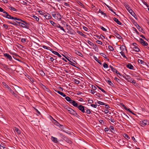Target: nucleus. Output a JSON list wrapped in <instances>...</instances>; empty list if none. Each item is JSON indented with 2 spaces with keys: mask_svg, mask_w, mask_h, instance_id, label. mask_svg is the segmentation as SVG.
Segmentation results:
<instances>
[{
  "mask_svg": "<svg viewBox=\"0 0 149 149\" xmlns=\"http://www.w3.org/2000/svg\"><path fill=\"white\" fill-rule=\"evenodd\" d=\"M60 136L67 143L71 144L72 143V142L71 141L70 139L68 138L66 136L63 135L62 133H59Z\"/></svg>",
  "mask_w": 149,
  "mask_h": 149,
  "instance_id": "f257e3e1",
  "label": "nucleus"
},
{
  "mask_svg": "<svg viewBox=\"0 0 149 149\" xmlns=\"http://www.w3.org/2000/svg\"><path fill=\"white\" fill-rule=\"evenodd\" d=\"M3 13L5 15H3V16L8 19H13V17L9 15L8 13L5 11L3 12Z\"/></svg>",
  "mask_w": 149,
  "mask_h": 149,
  "instance_id": "f03ea898",
  "label": "nucleus"
},
{
  "mask_svg": "<svg viewBox=\"0 0 149 149\" xmlns=\"http://www.w3.org/2000/svg\"><path fill=\"white\" fill-rule=\"evenodd\" d=\"M16 22L17 23L16 25H19L21 26L23 28H26L27 29H28L29 28V26H26L25 24H24L20 22H18L17 21H16Z\"/></svg>",
  "mask_w": 149,
  "mask_h": 149,
  "instance_id": "7ed1b4c3",
  "label": "nucleus"
},
{
  "mask_svg": "<svg viewBox=\"0 0 149 149\" xmlns=\"http://www.w3.org/2000/svg\"><path fill=\"white\" fill-rule=\"evenodd\" d=\"M134 25L136 27V28L138 29L139 31L143 33H145V32L143 29L141 28L139 24H138L136 22L134 23Z\"/></svg>",
  "mask_w": 149,
  "mask_h": 149,
  "instance_id": "20e7f679",
  "label": "nucleus"
},
{
  "mask_svg": "<svg viewBox=\"0 0 149 149\" xmlns=\"http://www.w3.org/2000/svg\"><path fill=\"white\" fill-rule=\"evenodd\" d=\"M149 122L147 120H144L140 122L141 125L143 127L145 126L146 125L148 124Z\"/></svg>",
  "mask_w": 149,
  "mask_h": 149,
  "instance_id": "39448f33",
  "label": "nucleus"
},
{
  "mask_svg": "<svg viewBox=\"0 0 149 149\" xmlns=\"http://www.w3.org/2000/svg\"><path fill=\"white\" fill-rule=\"evenodd\" d=\"M68 112L70 114L75 116L77 117H78V116H79L77 112L72 109L70 110Z\"/></svg>",
  "mask_w": 149,
  "mask_h": 149,
  "instance_id": "423d86ee",
  "label": "nucleus"
},
{
  "mask_svg": "<svg viewBox=\"0 0 149 149\" xmlns=\"http://www.w3.org/2000/svg\"><path fill=\"white\" fill-rule=\"evenodd\" d=\"M85 107L82 105H80L78 106V108L79 109V110L81 111L82 112L84 113L86 112L85 110L86 109H85Z\"/></svg>",
  "mask_w": 149,
  "mask_h": 149,
  "instance_id": "0eeeda50",
  "label": "nucleus"
},
{
  "mask_svg": "<svg viewBox=\"0 0 149 149\" xmlns=\"http://www.w3.org/2000/svg\"><path fill=\"white\" fill-rule=\"evenodd\" d=\"M4 56L5 57L7 58L10 61H11L12 59V58L10 55L7 53L4 54Z\"/></svg>",
  "mask_w": 149,
  "mask_h": 149,
  "instance_id": "6e6552de",
  "label": "nucleus"
},
{
  "mask_svg": "<svg viewBox=\"0 0 149 149\" xmlns=\"http://www.w3.org/2000/svg\"><path fill=\"white\" fill-rule=\"evenodd\" d=\"M138 63L141 64H143V65H146L147 66H148V65L147 64L142 60H140V59H138Z\"/></svg>",
  "mask_w": 149,
  "mask_h": 149,
  "instance_id": "1a4fd4ad",
  "label": "nucleus"
},
{
  "mask_svg": "<svg viewBox=\"0 0 149 149\" xmlns=\"http://www.w3.org/2000/svg\"><path fill=\"white\" fill-rule=\"evenodd\" d=\"M56 18H55L56 19L58 20H60L61 19L62 17L60 14H59L57 12L56 13Z\"/></svg>",
  "mask_w": 149,
  "mask_h": 149,
  "instance_id": "9d476101",
  "label": "nucleus"
},
{
  "mask_svg": "<svg viewBox=\"0 0 149 149\" xmlns=\"http://www.w3.org/2000/svg\"><path fill=\"white\" fill-rule=\"evenodd\" d=\"M51 139L52 141L55 143H57L58 142L57 139L53 136L51 137Z\"/></svg>",
  "mask_w": 149,
  "mask_h": 149,
  "instance_id": "9b49d317",
  "label": "nucleus"
},
{
  "mask_svg": "<svg viewBox=\"0 0 149 149\" xmlns=\"http://www.w3.org/2000/svg\"><path fill=\"white\" fill-rule=\"evenodd\" d=\"M125 78L128 81L130 82H131L132 80V79L130 76L128 75L126 76Z\"/></svg>",
  "mask_w": 149,
  "mask_h": 149,
  "instance_id": "f8f14e48",
  "label": "nucleus"
},
{
  "mask_svg": "<svg viewBox=\"0 0 149 149\" xmlns=\"http://www.w3.org/2000/svg\"><path fill=\"white\" fill-rule=\"evenodd\" d=\"M113 19L118 24L120 25H122L121 23L119 21L118 19H117L115 17H114Z\"/></svg>",
  "mask_w": 149,
  "mask_h": 149,
  "instance_id": "ddd939ff",
  "label": "nucleus"
},
{
  "mask_svg": "<svg viewBox=\"0 0 149 149\" xmlns=\"http://www.w3.org/2000/svg\"><path fill=\"white\" fill-rule=\"evenodd\" d=\"M128 11L132 16H133L135 18H136L135 16H136L132 9H131L130 10Z\"/></svg>",
  "mask_w": 149,
  "mask_h": 149,
  "instance_id": "4468645a",
  "label": "nucleus"
},
{
  "mask_svg": "<svg viewBox=\"0 0 149 149\" xmlns=\"http://www.w3.org/2000/svg\"><path fill=\"white\" fill-rule=\"evenodd\" d=\"M114 35L117 38L119 39H121L122 38V37L117 32H115Z\"/></svg>",
  "mask_w": 149,
  "mask_h": 149,
  "instance_id": "2eb2a0df",
  "label": "nucleus"
},
{
  "mask_svg": "<svg viewBox=\"0 0 149 149\" xmlns=\"http://www.w3.org/2000/svg\"><path fill=\"white\" fill-rule=\"evenodd\" d=\"M111 70L114 72H115L116 74H119L121 76V74H120V73L115 68H113V69H111Z\"/></svg>",
  "mask_w": 149,
  "mask_h": 149,
  "instance_id": "dca6fc26",
  "label": "nucleus"
},
{
  "mask_svg": "<svg viewBox=\"0 0 149 149\" xmlns=\"http://www.w3.org/2000/svg\"><path fill=\"white\" fill-rule=\"evenodd\" d=\"M126 67L129 69L131 70L133 69L134 67L131 64H127L126 65Z\"/></svg>",
  "mask_w": 149,
  "mask_h": 149,
  "instance_id": "f3484780",
  "label": "nucleus"
},
{
  "mask_svg": "<svg viewBox=\"0 0 149 149\" xmlns=\"http://www.w3.org/2000/svg\"><path fill=\"white\" fill-rule=\"evenodd\" d=\"M44 17L45 18L47 19H50L52 18L51 15L49 14H46V15H44Z\"/></svg>",
  "mask_w": 149,
  "mask_h": 149,
  "instance_id": "a211bd4d",
  "label": "nucleus"
},
{
  "mask_svg": "<svg viewBox=\"0 0 149 149\" xmlns=\"http://www.w3.org/2000/svg\"><path fill=\"white\" fill-rule=\"evenodd\" d=\"M52 52L53 54L57 55L59 57L61 58V55H60L58 52L54 51H53L52 50Z\"/></svg>",
  "mask_w": 149,
  "mask_h": 149,
  "instance_id": "6ab92c4d",
  "label": "nucleus"
},
{
  "mask_svg": "<svg viewBox=\"0 0 149 149\" xmlns=\"http://www.w3.org/2000/svg\"><path fill=\"white\" fill-rule=\"evenodd\" d=\"M72 104L74 107H76L77 108H78V106H79L78 104L75 101H73Z\"/></svg>",
  "mask_w": 149,
  "mask_h": 149,
  "instance_id": "aec40b11",
  "label": "nucleus"
},
{
  "mask_svg": "<svg viewBox=\"0 0 149 149\" xmlns=\"http://www.w3.org/2000/svg\"><path fill=\"white\" fill-rule=\"evenodd\" d=\"M133 51L136 52H139L140 51V49L137 47L135 46L133 47Z\"/></svg>",
  "mask_w": 149,
  "mask_h": 149,
  "instance_id": "412c9836",
  "label": "nucleus"
},
{
  "mask_svg": "<svg viewBox=\"0 0 149 149\" xmlns=\"http://www.w3.org/2000/svg\"><path fill=\"white\" fill-rule=\"evenodd\" d=\"M55 124L57 126L59 127L61 129V130H63L64 128L63 127H61V126H63V125L60 124V123H58V122L56 121L55 122Z\"/></svg>",
  "mask_w": 149,
  "mask_h": 149,
  "instance_id": "4be33fe9",
  "label": "nucleus"
},
{
  "mask_svg": "<svg viewBox=\"0 0 149 149\" xmlns=\"http://www.w3.org/2000/svg\"><path fill=\"white\" fill-rule=\"evenodd\" d=\"M120 49L122 51H124L125 49L127 50L125 46L123 45L120 47Z\"/></svg>",
  "mask_w": 149,
  "mask_h": 149,
  "instance_id": "5701e85b",
  "label": "nucleus"
},
{
  "mask_svg": "<svg viewBox=\"0 0 149 149\" xmlns=\"http://www.w3.org/2000/svg\"><path fill=\"white\" fill-rule=\"evenodd\" d=\"M56 27H57V28H60L61 30H63L64 32H65V30L64 29L63 27H62V26H61V25L59 24H58L57 25V26H56Z\"/></svg>",
  "mask_w": 149,
  "mask_h": 149,
  "instance_id": "b1692460",
  "label": "nucleus"
},
{
  "mask_svg": "<svg viewBox=\"0 0 149 149\" xmlns=\"http://www.w3.org/2000/svg\"><path fill=\"white\" fill-rule=\"evenodd\" d=\"M77 33H79V34L80 35H81V36L84 37V38H86V35H85V34H84L83 33H82L81 32V31H77Z\"/></svg>",
  "mask_w": 149,
  "mask_h": 149,
  "instance_id": "393cba45",
  "label": "nucleus"
},
{
  "mask_svg": "<svg viewBox=\"0 0 149 149\" xmlns=\"http://www.w3.org/2000/svg\"><path fill=\"white\" fill-rule=\"evenodd\" d=\"M75 53L77 54L81 57H83V55L78 51H76Z\"/></svg>",
  "mask_w": 149,
  "mask_h": 149,
  "instance_id": "a878e982",
  "label": "nucleus"
},
{
  "mask_svg": "<svg viewBox=\"0 0 149 149\" xmlns=\"http://www.w3.org/2000/svg\"><path fill=\"white\" fill-rule=\"evenodd\" d=\"M42 47L44 49H47L51 51H52V49L50 48V47L46 46L45 45H43V46H42Z\"/></svg>",
  "mask_w": 149,
  "mask_h": 149,
  "instance_id": "bb28decb",
  "label": "nucleus"
},
{
  "mask_svg": "<svg viewBox=\"0 0 149 149\" xmlns=\"http://www.w3.org/2000/svg\"><path fill=\"white\" fill-rule=\"evenodd\" d=\"M49 21H50V23L53 26H55V27H56V26H57V25L58 24L54 22H53L52 21H51V20H50Z\"/></svg>",
  "mask_w": 149,
  "mask_h": 149,
  "instance_id": "cd10ccee",
  "label": "nucleus"
},
{
  "mask_svg": "<svg viewBox=\"0 0 149 149\" xmlns=\"http://www.w3.org/2000/svg\"><path fill=\"white\" fill-rule=\"evenodd\" d=\"M57 92L58 93L60 94L61 95L63 96V97H66V95L65 94H64L61 91H57Z\"/></svg>",
  "mask_w": 149,
  "mask_h": 149,
  "instance_id": "c85d7f7f",
  "label": "nucleus"
},
{
  "mask_svg": "<svg viewBox=\"0 0 149 149\" xmlns=\"http://www.w3.org/2000/svg\"><path fill=\"white\" fill-rule=\"evenodd\" d=\"M6 89L11 94L13 93V91L11 89V88L9 87Z\"/></svg>",
  "mask_w": 149,
  "mask_h": 149,
  "instance_id": "c756f323",
  "label": "nucleus"
},
{
  "mask_svg": "<svg viewBox=\"0 0 149 149\" xmlns=\"http://www.w3.org/2000/svg\"><path fill=\"white\" fill-rule=\"evenodd\" d=\"M77 3L79 5H80L81 6H82L83 8H85V6L80 1H78L77 2Z\"/></svg>",
  "mask_w": 149,
  "mask_h": 149,
  "instance_id": "7c9ffc66",
  "label": "nucleus"
},
{
  "mask_svg": "<svg viewBox=\"0 0 149 149\" xmlns=\"http://www.w3.org/2000/svg\"><path fill=\"white\" fill-rule=\"evenodd\" d=\"M108 48L109 50L111 51H113L114 50V49L113 48L111 45H109L108 46Z\"/></svg>",
  "mask_w": 149,
  "mask_h": 149,
  "instance_id": "2f4dec72",
  "label": "nucleus"
},
{
  "mask_svg": "<svg viewBox=\"0 0 149 149\" xmlns=\"http://www.w3.org/2000/svg\"><path fill=\"white\" fill-rule=\"evenodd\" d=\"M86 42H87L88 44L90 45L91 47L92 45H93V43L91 42L90 40H88L87 41H86Z\"/></svg>",
  "mask_w": 149,
  "mask_h": 149,
  "instance_id": "473e14b6",
  "label": "nucleus"
},
{
  "mask_svg": "<svg viewBox=\"0 0 149 149\" xmlns=\"http://www.w3.org/2000/svg\"><path fill=\"white\" fill-rule=\"evenodd\" d=\"M125 6L126 9L128 11H129L131 9V8L130 7L129 5L127 4Z\"/></svg>",
  "mask_w": 149,
  "mask_h": 149,
  "instance_id": "72a5a7b5",
  "label": "nucleus"
},
{
  "mask_svg": "<svg viewBox=\"0 0 149 149\" xmlns=\"http://www.w3.org/2000/svg\"><path fill=\"white\" fill-rule=\"evenodd\" d=\"M33 18H34V20H36V21L38 22L39 20V18L37 17L35 15H33Z\"/></svg>",
  "mask_w": 149,
  "mask_h": 149,
  "instance_id": "f704fd0d",
  "label": "nucleus"
},
{
  "mask_svg": "<svg viewBox=\"0 0 149 149\" xmlns=\"http://www.w3.org/2000/svg\"><path fill=\"white\" fill-rule=\"evenodd\" d=\"M120 53L121 54L122 56L124 58H126L127 59V58L125 56L124 53L123 52L121 51L120 52Z\"/></svg>",
  "mask_w": 149,
  "mask_h": 149,
  "instance_id": "c9c22d12",
  "label": "nucleus"
},
{
  "mask_svg": "<svg viewBox=\"0 0 149 149\" xmlns=\"http://www.w3.org/2000/svg\"><path fill=\"white\" fill-rule=\"evenodd\" d=\"M123 136L126 139H130V138L129 136L126 134H124Z\"/></svg>",
  "mask_w": 149,
  "mask_h": 149,
  "instance_id": "e433bc0d",
  "label": "nucleus"
},
{
  "mask_svg": "<svg viewBox=\"0 0 149 149\" xmlns=\"http://www.w3.org/2000/svg\"><path fill=\"white\" fill-rule=\"evenodd\" d=\"M109 129L111 130V132L113 133V132L111 130H113L114 131V127L112 126H110Z\"/></svg>",
  "mask_w": 149,
  "mask_h": 149,
  "instance_id": "4c0bfd02",
  "label": "nucleus"
},
{
  "mask_svg": "<svg viewBox=\"0 0 149 149\" xmlns=\"http://www.w3.org/2000/svg\"><path fill=\"white\" fill-rule=\"evenodd\" d=\"M15 131L18 134H20V130L18 128H15Z\"/></svg>",
  "mask_w": 149,
  "mask_h": 149,
  "instance_id": "58836bf2",
  "label": "nucleus"
},
{
  "mask_svg": "<svg viewBox=\"0 0 149 149\" xmlns=\"http://www.w3.org/2000/svg\"><path fill=\"white\" fill-rule=\"evenodd\" d=\"M65 99L68 102L71 101V99L69 97L67 96L65 97Z\"/></svg>",
  "mask_w": 149,
  "mask_h": 149,
  "instance_id": "ea45409f",
  "label": "nucleus"
},
{
  "mask_svg": "<svg viewBox=\"0 0 149 149\" xmlns=\"http://www.w3.org/2000/svg\"><path fill=\"white\" fill-rule=\"evenodd\" d=\"M9 9L10 10H12L15 11H17V9H15V8H13L12 7H9Z\"/></svg>",
  "mask_w": 149,
  "mask_h": 149,
  "instance_id": "a19ab883",
  "label": "nucleus"
},
{
  "mask_svg": "<svg viewBox=\"0 0 149 149\" xmlns=\"http://www.w3.org/2000/svg\"><path fill=\"white\" fill-rule=\"evenodd\" d=\"M95 60L100 65H101L102 64V63H101V61L99 60L96 57H95Z\"/></svg>",
  "mask_w": 149,
  "mask_h": 149,
  "instance_id": "79ce46f5",
  "label": "nucleus"
},
{
  "mask_svg": "<svg viewBox=\"0 0 149 149\" xmlns=\"http://www.w3.org/2000/svg\"><path fill=\"white\" fill-rule=\"evenodd\" d=\"M3 84V85L5 86V87L7 89V88H8L9 86L7 85L6 83L5 82H3L2 83Z\"/></svg>",
  "mask_w": 149,
  "mask_h": 149,
  "instance_id": "37998d69",
  "label": "nucleus"
},
{
  "mask_svg": "<svg viewBox=\"0 0 149 149\" xmlns=\"http://www.w3.org/2000/svg\"><path fill=\"white\" fill-rule=\"evenodd\" d=\"M99 12L101 13L102 15H104L105 16H107L106 14L102 12L100 9L99 10Z\"/></svg>",
  "mask_w": 149,
  "mask_h": 149,
  "instance_id": "c03bdc74",
  "label": "nucleus"
},
{
  "mask_svg": "<svg viewBox=\"0 0 149 149\" xmlns=\"http://www.w3.org/2000/svg\"><path fill=\"white\" fill-rule=\"evenodd\" d=\"M103 67L104 68H108V65L106 63H104L103 65Z\"/></svg>",
  "mask_w": 149,
  "mask_h": 149,
  "instance_id": "a18cd8bd",
  "label": "nucleus"
},
{
  "mask_svg": "<svg viewBox=\"0 0 149 149\" xmlns=\"http://www.w3.org/2000/svg\"><path fill=\"white\" fill-rule=\"evenodd\" d=\"M74 81L75 82V83L77 84H79L80 83V81L77 79H75L74 80Z\"/></svg>",
  "mask_w": 149,
  "mask_h": 149,
  "instance_id": "49530a36",
  "label": "nucleus"
},
{
  "mask_svg": "<svg viewBox=\"0 0 149 149\" xmlns=\"http://www.w3.org/2000/svg\"><path fill=\"white\" fill-rule=\"evenodd\" d=\"M63 55L65 57V58H66L70 62H71V63H72V62L71 61V60H72V59H71V58H68L67 57H66V56H65L64 55Z\"/></svg>",
  "mask_w": 149,
  "mask_h": 149,
  "instance_id": "de8ad7c7",
  "label": "nucleus"
},
{
  "mask_svg": "<svg viewBox=\"0 0 149 149\" xmlns=\"http://www.w3.org/2000/svg\"><path fill=\"white\" fill-rule=\"evenodd\" d=\"M56 13H55L52 12V16L54 17L55 19L56 18Z\"/></svg>",
  "mask_w": 149,
  "mask_h": 149,
  "instance_id": "09e8293b",
  "label": "nucleus"
},
{
  "mask_svg": "<svg viewBox=\"0 0 149 149\" xmlns=\"http://www.w3.org/2000/svg\"><path fill=\"white\" fill-rule=\"evenodd\" d=\"M142 44L144 46H147L148 45V43L146 42L145 41H143Z\"/></svg>",
  "mask_w": 149,
  "mask_h": 149,
  "instance_id": "8fccbe9b",
  "label": "nucleus"
},
{
  "mask_svg": "<svg viewBox=\"0 0 149 149\" xmlns=\"http://www.w3.org/2000/svg\"><path fill=\"white\" fill-rule=\"evenodd\" d=\"M97 87L99 88V89H100V90H101L104 93H106V91L104 89H102L101 88L98 86H97Z\"/></svg>",
  "mask_w": 149,
  "mask_h": 149,
  "instance_id": "3c124183",
  "label": "nucleus"
},
{
  "mask_svg": "<svg viewBox=\"0 0 149 149\" xmlns=\"http://www.w3.org/2000/svg\"><path fill=\"white\" fill-rule=\"evenodd\" d=\"M96 42L97 43H98L99 44H100L101 45H102V42L99 40H97Z\"/></svg>",
  "mask_w": 149,
  "mask_h": 149,
  "instance_id": "603ef678",
  "label": "nucleus"
},
{
  "mask_svg": "<svg viewBox=\"0 0 149 149\" xmlns=\"http://www.w3.org/2000/svg\"><path fill=\"white\" fill-rule=\"evenodd\" d=\"M91 110L90 109H88L86 110L85 113L87 114H89L91 113Z\"/></svg>",
  "mask_w": 149,
  "mask_h": 149,
  "instance_id": "864d4df0",
  "label": "nucleus"
},
{
  "mask_svg": "<svg viewBox=\"0 0 149 149\" xmlns=\"http://www.w3.org/2000/svg\"><path fill=\"white\" fill-rule=\"evenodd\" d=\"M22 22L24 23V24L26 25V26H28L29 25V23L27 22H26L22 20Z\"/></svg>",
  "mask_w": 149,
  "mask_h": 149,
  "instance_id": "5fc2aeb1",
  "label": "nucleus"
},
{
  "mask_svg": "<svg viewBox=\"0 0 149 149\" xmlns=\"http://www.w3.org/2000/svg\"><path fill=\"white\" fill-rule=\"evenodd\" d=\"M108 83L111 86H113V84L111 82L109 81V80H108V81H107Z\"/></svg>",
  "mask_w": 149,
  "mask_h": 149,
  "instance_id": "6e6d98bb",
  "label": "nucleus"
},
{
  "mask_svg": "<svg viewBox=\"0 0 149 149\" xmlns=\"http://www.w3.org/2000/svg\"><path fill=\"white\" fill-rule=\"evenodd\" d=\"M100 28L101 29L103 30V31H107V29H105V28H104L102 26H100Z\"/></svg>",
  "mask_w": 149,
  "mask_h": 149,
  "instance_id": "4d7b16f0",
  "label": "nucleus"
},
{
  "mask_svg": "<svg viewBox=\"0 0 149 149\" xmlns=\"http://www.w3.org/2000/svg\"><path fill=\"white\" fill-rule=\"evenodd\" d=\"M26 39L22 38L21 39V41L23 43H24L26 42Z\"/></svg>",
  "mask_w": 149,
  "mask_h": 149,
  "instance_id": "13d9d810",
  "label": "nucleus"
},
{
  "mask_svg": "<svg viewBox=\"0 0 149 149\" xmlns=\"http://www.w3.org/2000/svg\"><path fill=\"white\" fill-rule=\"evenodd\" d=\"M28 77H27L32 82H33L34 81L33 80V79L31 77L28 76Z\"/></svg>",
  "mask_w": 149,
  "mask_h": 149,
  "instance_id": "bf43d9fd",
  "label": "nucleus"
},
{
  "mask_svg": "<svg viewBox=\"0 0 149 149\" xmlns=\"http://www.w3.org/2000/svg\"><path fill=\"white\" fill-rule=\"evenodd\" d=\"M98 103L100 104L103 105H105V103H104L102 102H101V101H99L98 102Z\"/></svg>",
  "mask_w": 149,
  "mask_h": 149,
  "instance_id": "052dcab7",
  "label": "nucleus"
},
{
  "mask_svg": "<svg viewBox=\"0 0 149 149\" xmlns=\"http://www.w3.org/2000/svg\"><path fill=\"white\" fill-rule=\"evenodd\" d=\"M139 40H140V42L141 43V44H142L143 41H144L141 38H139Z\"/></svg>",
  "mask_w": 149,
  "mask_h": 149,
  "instance_id": "680f3d73",
  "label": "nucleus"
},
{
  "mask_svg": "<svg viewBox=\"0 0 149 149\" xmlns=\"http://www.w3.org/2000/svg\"><path fill=\"white\" fill-rule=\"evenodd\" d=\"M92 88L94 90H96L97 89V88L94 86L92 85Z\"/></svg>",
  "mask_w": 149,
  "mask_h": 149,
  "instance_id": "e2e57ef3",
  "label": "nucleus"
},
{
  "mask_svg": "<svg viewBox=\"0 0 149 149\" xmlns=\"http://www.w3.org/2000/svg\"><path fill=\"white\" fill-rule=\"evenodd\" d=\"M140 36L142 38H143L145 39V40L147 41H148V40L145 38V37L143 36V35H141Z\"/></svg>",
  "mask_w": 149,
  "mask_h": 149,
  "instance_id": "0e129e2a",
  "label": "nucleus"
},
{
  "mask_svg": "<svg viewBox=\"0 0 149 149\" xmlns=\"http://www.w3.org/2000/svg\"><path fill=\"white\" fill-rule=\"evenodd\" d=\"M91 106L95 108H96L97 107V105H95V104H91Z\"/></svg>",
  "mask_w": 149,
  "mask_h": 149,
  "instance_id": "69168bd1",
  "label": "nucleus"
},
{
  "mask_svg": "<svg viewBox=\"0 0 149 149\" xmlns=\"http://www.w3.org/2000/svg\"><path fill=\"white\" fill-rule=\"evenodd\" d=\"M109 10H111L112 12L114 14H115L116 15V13L111 8V7L109 8Z\"/></svg>",
  "mask_w": 149,
  "mask_h": 149,
  "instance_id": "338daca9",
  "label": "nucleus"
},
{
  "mask_svg": "<svg viewBox=\"0 0 149 149\" xmlns=\"http://www.w3.org/2000/svg\"><path fill=\"white\" fill-rule=\"evenodd\" d=\"M88 102H89L90 103H93V101L92 100H88Z\"/></svg>",
  "mask_w": 149,
  "mask_h": 149,
  "instance_id": "774afa93",
  "label": "nucleus"
}]
</instances>
